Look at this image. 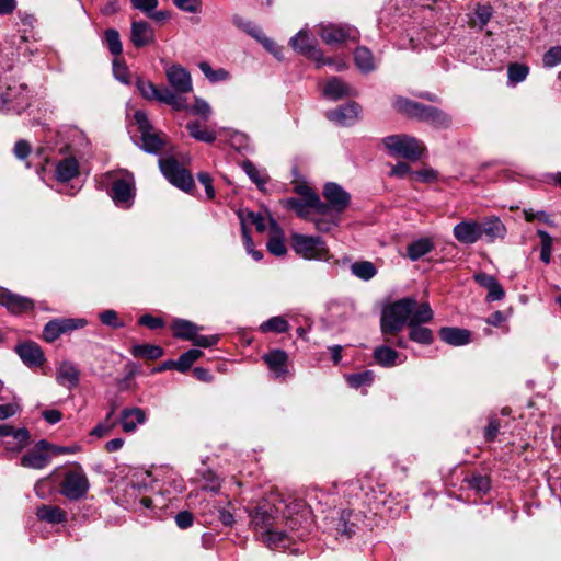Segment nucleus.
Returning a JSON list of instances; mask_svg holds the SVG:
<instances>
[{
	"mask_svg": "<svg viewBox=\"0 0 561 561\" xmlns=\"http://www.w3.org/2000/svg\"><path fill=\"white\" fill-rule=\"evenodd\" d=\"M90 488L89 479L80 466L68 470L60 484V492L69 500H79L85 496Z\"/></svg>",
	"mask_w": 561,
	"mask_h": 561,
	"instance_id": "8",
	"label": "nucleus"
},
{
	"mask_svg": "<svg viewBox=\"0 0 561 561\" xmlns=\"http://www.w3.org/2000/svg\"><path fill=\"white\" fill-rule=\"evenodd\" d=\"M290 45L296 51L310 58L318 59V56H321V53L313 47L312 39L308 32L304 30L291 37Z\"/></svg>",
	"mask_w": 561,
	"mask_h": 561,
	"instance_id": "23",
	"label": "nucleus"
},
{
	"mask_svg": "<svg viewBox=\"0 0 561 561\" xmlns=\"http://www.w3.org/2000/svg\"><path fill=\"white\" fill-rule=\"evenodd\" d=\"M171 329L173 331V335L176 339L185 340V341H192L195 333L198 332L199 328L184 319H175L171 323Z\"/></svg>",
	"mask_w": 561,
	"mask_h": 561,
	"instance_id": "31",
	"label": "nucleus"
},
{
	"mask_svg": "<svg viewBox=\"0 0 561 561\" xmlns=\"http://www.w3.org/2000/svg\"><path fill=\"white\" fill-rule=\"evenodd\" d=\"M56 381L59 386L72 390L79 386L80 370L70 360H62L56 367Z\"/></svg>",
	"mask_w": 561,
	"mask_h": 561,
	"instance_id": "15",
	"label": "nucleus"
},
{
	"mask_svg": "<svg viewBox=\"0 0 561 561\" xmlns=\"http://www.w3.org/2000/svg\"><path fill=\"white\" fill-rule=\"evenodd\" d=\"M411 176L416 181L430 183L437 179V172L433 169H423L412 172Z\"/></svg>",
	"mask_w": 561,
	"mask_h": 561,
	"instance_id": "64",
	"label": "nucleus"
},
{
	"mask_svg": "<svg viewBox=\"0 0 561 561\" xmlns=\"http://www.w3.org/2000/svg\"><path fill=\"white\" fill-rule=\"evenodd\" d=\"M201 71L210 82H219L229 79V72L224 68L214 70L210 65L206 61H202L198 65Z\"/></svg>",
	"mask_w": 561,
	"mask_h": 561,
	"instance_id": "48",
	"label": "nucleus"
},
{
	"mask_svg": "<svg viewBox=\"0 0 561 561\" xmlns=\"http://www.w3.org/2000/svg\"><path fill=\"white\" fill-rule=\"evenodd\" d=\"M382 144L390 156L410 161H417L425 151L420 140L404 134L387 136L382 139Z\"/></svg>",
	"mask_w": 561,
	"mask_h": 561,
	"instance_id": "4",
	"label": "nucleus"
},
{
	"mask_svg": "<svg viewBox=\"0 0 561 561\" xmlns=\"http://www.w3.org/2000/svg\"><path fill=\"white\" fill-rule=\"evenodd\" d=\"M87 324L84 319L58 318L49 321L43 329V339L46 342L56 341L61 334L83 328Z\"/></svg>",
	"mask_w": 561,
	"mask_h": 561,
	"instance_id": "12",
	"label": "nucleus"
},
{
	"mask_svg": "<svg viewBox=\"0 0 561 561\" xmlns=\"http://www.w3.org/2000/svg\"><path fill=\"white\" fill-rule=\"evenodd\" d=\"M433 319V311L427 302H422L419 309L413 313L409 321V337L411 341L423 345H430L433 342V332L428 328L422 327Z\"/></svg>",
	"mask_w": 561,
	"mask_h": 561,
	"instance_id": "7",
	"label": "nucleus"
},
{
	"mask_svg": "<svg viewBox=\"0 0 561 561\" xmlns=\"http://www.w3.org/2000/svg\"><path fill=\"white\" fill-rule=\"evenodd\" d=\"M243 27L247 33L260 41L263 46L277 59H282V48L273 39L266 37L259 26L252 24L251 22H247L244 23Z\"/></svg>",
	"mask_w": 561,
	"mask_h": 561,
	"instance_id": "29",
	"label": "nucleus"
},
{
	"mask_svg": "<svg viewBox=\"0 0 561 561\" xmlns=\"http://www.w3.org/2000/svg\"><path fill=\"white\" fill-rule=\"evenodd\" d=\"M468 484L479 493H485L490 489V480L483 476H472L468 479Z\"/></svg>",
	"mask_w": 561,
	"mask_h": 561,
	"instance_id": "60",
	"label": "nucleus"
},
{
	"mask_svg": "<svg viewBox=\"0 0 561 561\" xmlns=\"http://www.w3.org/2000/svg\"><path fill=\"white\" fill-rule=\"evenodd\" d=\"M528 70V67L525 65L512 64L507 70L508 79L514 83L522 82L526 79Z\"/></svg>",
	"mask_w": 561,
	"mask_h": 561,
	"instance_id": "57",
	"label": "nucleus"
},
{
	"mask_svg": "<svg viewBox=\"0 0 561 561\" xmlns=\"http://www.w3.org/2000/svg\"><path fill=\"white\" fill-rule=\"evenodd\" d=\"M131 7L142 13L150 14L158 7V0H130Z\"/></svg>",
	"mask_w": 561,
	"mask_h": 561,
	"instance_id": "63",
	"label": "nucleus"
},
{
	"mask_svg": "<svg viewBox=\"0 0 561 561\" xmlns=\"http://www.w3.org/2000/svg\"><path fill=\"white\" fill-rule=\"evenodd\" d=\"M159 165L162 174L174 186L185 192H188L193 187L194 181L191 173L182 168L175 159H160Z\"/></svg>",
	"mask_w": 561,
	"mask_h": 561,
	"instance_id": "9",
	"label": "nucleus"
},
{
	"mask_svg": "<svg viewBox=\"0 0 561 561\" xmlns=\"http://www.w3.org/2000/svg\"><path fill=\"white\" fill-rule=\"evenodd\" d=\"M279 510L271 504L259 505L250 513L251 525L261 540L271 549L286 548L290 538L286 531L277 530Z\"/></svg>",
	"mask_w": 561,
	"mask_h": 561,
	"instance_id": "1",
	"label": "nucleus"
},
{
	"mask_svg": "<svg viewBox=\"0 0 561 561\" xmlns=\"http://www.w3.org/2000/svg\"><path fill=\"white\" fill-rule=\"evenodd\" d=\"M296 192L304 196L305 201L307 199L309 204H313V208L316 209H327L325 203L321 202L319 196L307 185H300L296 187Z\"/></svg>",
	"mask_w": 561,
	"mask_h": 561,
	"instance_id": "52",
	"label": "nucleus"
},
{
	"mask_svg": "<svg viewBox=\"0 0 561 561\" xmlns=\"http://www.w3.org/2000/svg\"><path fill=\"white\" fill-rule=\"evenodd\" d=\"M104 43L110 53L115 57H119L123 51V44L118 31L115 28H107L104 32Z\"/></svg>",
	"mask_w": 561,
	"mask_h": 561,
	"instance_id": "41",
	"label": "nucleus"
},
{
	"mask_svg": "<svg viewBox=\"0 0 561 561\" xmlns=\"http://www.w3.org/2000/svg\"><path fill=\"white\" fill-rule=\"evenodd\" d=\"M130 353L137 358L158 359L162 357L163 350L153 344H137L131 347Z\"/></svg>",
	"mask_w": 561,
	"mask_h": 561,
	"instance_id": "39",
	"label": "nucleus"
},
{
	"mask_svg": "<svg viewBox=\"0 0 561 561\" xmlns=\"http://www.w3.org/2000/svg\"><path fill=\"white\" fill-rule=\"evenodd\" d=\"M32 152V146L27 140L20 139L15 142L13 153L19 160H25Z\"/></svg>",
	"mask_w": 561,
	"mask_h": 561,
	"instance_id": "62",
	"label": "nucleus"
},
{
	"mask_svg": "<svg viewBox=\"0 0 561 561\" xmlns=\"http://www.w3.org/2000/svg\"><path fill=\"white\" fill-rule=\"evenodd\" d=\"M481 238L484 236L489 242L503 239L506 228L499 217H491L479 224Z\"/></svg>",
	"mask_w": 561,
	"mask_h": 561,
	"instance_id": "25",
	"label": "nucleus"
},
{
	"mask_svg": "<svg viewBox=\"0 0 561 561\" xmlns=\"http://www.w3.org/2000/svg\"><path fill=\"white\" fill-rule=\"evenodd\" d=\"M421 304L412 297L399 299L386 307L381 314V332L383 334H393L409 325L413 313L419 309Z\"/></svg>",
	"mask_w": 561,
	"mask_h": 561,
	"instance_id": "3",
	"label": "nucleus"
},
{
	"mask_svg": "<svg viewBox=\"0 0 561 561\" xmlns=\"http://www.w3.org/2000/svg\"><path fill=\"white\" fill-rule=\"evenodd\" d=\"M21 360L28 367H35V346L32 342H22L14 347Z\"/></svg>",
	"mask_w": 561,
	"mask_h": 561,
	"instance_id": "45",
	"label": "nucleus"
},
{
	"mask_svg": "<svg viewBox=\"0 0 561 561\" xmlns=\"http://www.w3.org/2000/svg\"><path fill=\"white\" fill-rule=\"evenodd\" d=\"M542 64L547 68H553L561 64V46L548 49L542 57Z\"/></svg>",
	"mask_w": 561,
	"mask_h": 561,
	"instance_id": "58",
	"label": "nucleus"
},
{
	"mask_svg": "<svg viewBox=\"0 0 561 561\" xmlns=\"http://www.w3.org/2000/svg\"><path fill=\"white\" fill-rule=\"evenodd\" d=\"M219 341V335L217 334H214V335H199L198 332L195 333L193 340L191 341L193 343V345L195 346H198V347H210V346H214L218 343Z\"/></svg>",
	"mask_w": 561,
	"mask_h": 561,
	"instance_id": "61",
	"label": "nucleus"
},
{
	"mask_svg": "<svg viewBox=\"0 0 561 561\" xmlns=\"http://www.w3.org/2000/svg\"><path fill=\"white\" fill-rule=\"evenodd\" d=\"M473 279L480 286L488 289V301H497L504 298L505 291L502 285L497 282V279L494 276L480 272L473 275Z\"/></svg>",
	"mask_w": 561,
	"mask_h": 561,
	"instance_id": "21",
	"label": "nucleus"
},
{
	"mask_svg": "<svg viewBox=\"0 0 561 561\" xmlns=\"http://www.w3.org/2000/svg\"><path fill=\"white\" fill-rule=\"evenodd\" d=\"M323 197L328 202L327 209H316V213L323 218L311 219L317 230L328 232L339 225L340 216L347 208L351 196L341 185L330 182L324 185Z\"/></svg>",
	"mask_w": 561,
	"mask_h": 561,
	"instance_id": "2",
	"label": "nucleus"
},
{
	"mask_svg": "<svg viewBox=\"0 0 561 561\" xmlns=\"http://www.w3.org/2000/svg\"><path fill=\"white\" fill-rule=\"evenodd\" d=\"M167 81L175 95L188 93L193 90L191 73L181 65L173 64L165 69Z\"/></svg>",
	"mask_w": 561,
	"mask_h": 561,
	"instance_id": "13",
	"label": "nucleus"
},
{
	"mask_svg": "<svg viewBox=\"0 0 561 561\" xmlns=\"http://www.w3.org/2000/svg\"><path fill=\"white\" fill-rule=\"evenodd\" d=\"M183 110H187L192 114L201 115V116H203L205 118H207L210 115V113H211V108H210L209 104L206 101H204V100H202L199 98L195 99V102H194V104L192 106L187 107L185 105V107Z\"/></svg>",
	"mask_w": 561,
	"mask_h": 561,
	"instance_id": "59",
	"label": "nucleus"
},
{
	"mask_svg": "<svg viewBox=\"0 0 561 561\" xmlns=\"http://www.w3.org/2000/svg\"><path fill=\"white\" fill-rule=\"evenodd\" d=\"M356 28L342 24H321L319 26V36L325 44L335 45L347 41L357 39Z\"/></svg>",
	"mask_w": 561,
	"mask_h": 561,
	"instance_id": "11",
	"label": "nucleus"
},
{
	"mask_svg": "<svg viewBox=\"0 0 561 561\" xmlns=\"http://www.w3.org/2000/svg\"><path fill=\"white\" fill-rule=\"evenodd\" d=\"M374 380V373L371 370H365L357 374H351L346 376L347 383L355 389L364 386H370Z\"/></svg>",
	"mask_w": 561,
	"mask_h": 561,
	"instance_id": "49",
	"label": "nucleus"
},
{
	"mask_svg": "<svg viewBox=\"0 0 561 561\" xmlns=\"http://www.w3.org/2000/svg\"><path fill=\"white\" fill-rule=\"evenodd\" d=\"M113 75L116 80L124 84H130V72L126 62L121 58H114L113 60Z\"/></svg>",
	"mask_w": 561,
	"mask_h": 561,
	"instance_id": "51",
	"label": "nucleus"
},
{
	"mask_svg": "<svg viewBox=\"0 0 561 561\" xmlns=\"http://www.w3.org/2000/svg\"><path fill=\"white\" fill-rule=\"evenodd\" d=\"M291 248L306 260L329 261L331 257L329 248L320 237L293 233Z\"/></svg>",
	"mask_w": 561,
	"mask_h": 561,
	"instance_id": "5",
	"label": "nucleus"
},
{
	"mask_svg": "<svg viewBox=\"0 0 561 561\" xmlns=\"http://www.w3.org/2000/svg\"><path fill=\"white\" fill-rule=\"evenodd\" d=\"M141 141L142 149L150 153H157L163 146V140L152 130L141 133Z\"/></svg>",
	"mask_w": 561,
	"mask_h": 561,
	"instance_id": "46",
	"label": "nucleus"
},
{
	"mask_svg": "<svg viewBox=\"0 0 561 561\" xmlns=\"http://www.w3.org/2000/svg\"><path fill=\"white\" fill-rule=\"evenodd\" d=\"M434 249L433 242L427 238H421L411 242L407 248V255L412 261H417Z\"/></svg>",
	"mask_w": 561,
	"mask_h": 561,
	"instance_id": "35",
	"label": "nucleus"
},
{
	"mask_svg": "<svg viewBox=\"0 0 561 561\" xmlns=\"http://www.w3.org/2000/svg\"><path fill=\"white\" fill-rule=\"evenodd\" d=\"M537 234L540 238V242H541L540 260L543 263L549 264L550 260H551V253H552V242H553L552 238L545 230H538Z\"/></svg>",
	"mask_w": 561,
	"mask_h": 561,
	"instance_id": "50",
	"label": "nucleus"
},
{
	"mask_svg": "<svg viewBox=\"0 0 561 561\" xmlns=\"http://www.w3.org/2000/svg\"><path fill=\"white\" fill-rule=\"evenodd\" d=\"M117 420L106 416L102 422H100L93 430L91 431L92 436L103 437L112 432V430L116 426Z\"/></svg>",
	"mask_w": 561,
	"mask_h": 561,
	"instance_id": "55",
	"label": "nucleus"
},
{
	"mask_svg": "<svg viewBox=\"0 0 561 561\" xmlns=\"http://www.w3.org/2000/svg\"><path fill=\"white\" fill-rule=\"evenodd\" d=\"M323 94L331 100H339L351 94L348 85L341 79H330L323 88Z\"/></svg>",
	"mask_w": 561,
	"mask_h": 561,
	"instance_id": "33",
	"label": "nucleus"
},
{
	"mask_svg": "<svg viewBox=\"0 0 561 561\" xmlns=\"http://www.w3.org/2000/svg\"><path fill=\"white\" fill-rule=\"evenodd\" d=\"M37 519L49 524H60L66 520V513L58 506L43 505L37 507Z\"/></svg>",
	"mask_w": 561,
	"mask_h": 561,
	"instance_id": "36",
	"label": "nucleus"
},
{
	"mask_svg": "<svg viewBox=\"0 0 561 561\" xmlns=\"http://www.w3.org/2000/svg\"><path fill=\"white\" fill-rule=\"evenodd\" d=\"M284 204L287 208L293 209L300 218L310 220L313 222L311 218H323V216H319L313 208V204H309V202L300 201L297 198H287L284 201Z\"/></svg>",
	"mask_w": 561,
	"mask_h": 561,
	"instance_id": "30",
	"label": "nucleus"
},
{
	"mask_svg": "<svg viewBox=\"0 0 561 561\" xmlns=\"http://www.w3.org/2000/svg\"><path fill=\"white\" fill-rule=\"evenodd\" d=\"M355 65L362 72H371L376 69V61L373 53L364 47H357L354 53Z\"/></svg>",
	"mask_w": 561,
	"mask_h": 561,
	"instance_id": "34",
	"label": "nucleus"
},
{
	"mask_svg": "<svg viewBox=\"0 0 561 561\" xmlns=\"http://www.w3.org/2000/svg\"><path fill=\"white\" fill-rule=\"evenodd\" d=\"M79 174V162L73 157L61 159L55 169V176L59 182H68Z\"/></svg>",
	"mask_w": 561,
	"mask_h": 561,
	"instance_id": "28",
	"label": "nucleus"
},
{
	"mask_svg": "<svg viewBox=\"0 0 561 561\" xmlns=\"http://www.w3.org/2000/svg\"><path fill=\"white\" fill-rule=\"evenodd\" d=\"M420 119L426 121L439 128H445L450 125V117L434 106L425 105Z\"/></svg>",
	"mask_w": 561,
	"mask_h": 561,
	"instance_id": "32",
	"label": "nucleus"
},
{
	"mask_svg": "<svg viewBox=\"0 0 561 561\" xmlns=\"http://www.w3.org/2000/svg\"><path fill=\"white\" fill-rule=\"evenodd\" d=\"M19 48L32 53L31 45L35 41L32 15H21L19 23Z\"/></svg>",
	"mask_w": 561,
	"mask_h": 561,
	"instance_id": "24",
	"label": "nucleus"
},
{
	"mask_svg": "<svg viewBox=\"0 0 561 561\" xmlns=\"http://www.w3.org/2000/svg\"><path fill=\"white\" fill-rule=\"evenodd\" d=\"M146 421V412L140 408H127L121 413L119 420L122 428L126 433H133L137 426Z\"/></svg>",
	"mask_w": 561,
	"mask_h": 561,
	"instance_id": "22",
	"label": "nucleus"
},
{
	"mask_svg": "<svg viewBox=\"0 0 561 561\" xmlns=\"http://www.w3.org/2000/svg\"><path fill=\"white\" fill-rule=\"evenodd\" d=\"M241 167L250 180L257 186V188L260 191H264V186L270 180L268 175L264 171L259 170L256 165L250 160H244Z\"/></svg>",
	"mask_w": 561,
	"mask_h": 561,
	"instance_id": "37",
	"label": "nucleus"
},
{
	"mask_svg": "<svg viewBox=\"0 0 561 561\" xmlns=\"http://www.w3.org/2000/svg\"><path fill=\"white\" fill-rule=\"evenodd\" d=\"M79 450L77 446H58L45 439L37 440V469L46 467L51 458L65 454H75Z\"/></svg>",
	"mask_w": 561,
	"mask_h": 561,
	"instance_id": "14",
	"label": "nucleus"
},
{
	"mask_svg": "<svg viewBox=\"0 0 561 561\" xmlns=\"http://www.w3.org/2000/svg\"><path fill=\"white\" fill-rule=\"evenodd\" d=\"M359 112V105L355 102H350L335 110L328 111L325 116L337 125L351 126L358 119Z\"/></svg>",
	"mask_w": 561,
	"mask_h": 561,
	"instance_id": "16",
	"label": "nucleus"
},
{
	"mask_svg": "<svg viewBox=\"0 0 561 561\" xmlns=\"http://www.w3.org/2000/svg\"><path fill=\"white\" fill-rule=\"evenodd\" d=\"M374 358L383 367H392L396 365L398 353L388 346H379L374 351Z\"/></svg>",
	"mask_w": 561,
	"mask_h": 561,
	"instance_id": "42",
	"label": "nucleus"
},
{
	"mask_svg": "<svg viewBox=\"0 0 561 561\" xmlns=\"http://www.w3.org/2000/svg\"><path fill=\"white\" fill-rule=\"evenodd\" d=\"M351 272L353 275L363 280H369L377 274L375 265L369 261H359L353 263L351 265Z\"/></svg>",
	"mask_w": 561,
	"mask_h": 561,
	"instance_id": "43",
	"label": "nucleus"
},
{
	"mask_svg": "<svg viewBox=\"0 0 561 561\" xmlns=\"http://www.w3.org/2000/svg\"><path fill=\"white\" fill-rule=\"evenodd\" d=\"M203 479V490H207L210 492H218L220 490V479L219 477L211 470H205L202 473Z\"/></svg>",
	"mask_w": 561,
	"mask_h": 561,
	"instance_id": "54",
	"label": "nucleus"
},
{
	"mask_svg": "<svg viewBox=\"0 0 561 561\" xmlns=\"http://www.w3.org/2000/svg\"><path fill=\"white\" fill-rule=\"evenodd\" d=\"M267 250L277 256H282L286 253V247L279 232H276L270 237L267 241Z\"/></svg>",
	"mask_w": 561,
	"mask_h": 561,
	"instance_id": "56",
	"label": "nucleus"
},
{
	"mask_svg": "<svg viewBox=\"0 0 561 561\" xmlns=\"http://www.w3.org/2000/svg\"><path fill=\"white\" fill-rule=\"evenodd\" d=\"M439 336L449 345L461 346L470 342L471 332L466 329L445 327L439 330Z\"/></svg>",
	"mask_w": 561,
	"mask_h": 561,
	"instance_id": "26",
	"label": "nucleus"
},
{
	"mask_svg": "<svg viewBox=\"0 0 561 561\" xmlns=\"http://www.w3.org/2000/svg\"><path fill=\"white\" fill-rule=\"evenodd\" d=\"M136 87L139 93L149 101H159L172 106L176 111L185 107V99L175 95L168 87L158 88L151 81H146L141 78L137 79Z\"/></svg>",
	"mask_w": 561,
	"mask_h": 561,
	"instance_id": "6",
	"label": "nucleus"
},
{
	"mask_svg": "<svg viewBox=\"0 0 561 561\" xmlns=\"http://www.w3.org/2000/svg\"><path fill=\"white\" fill-rule=\"evenodd\" d=\"M154 41V31L145 21H133L130 25V42L136 48L145 47Z\"/></svg>",
	"mask_w": 561,
	"mask_h": 561,
	"instance_id": "18",
	"label": "nucleus"
},
{
	"mask_svg": "<svg viewBox=\"0 0 561 561\" xmlns=\"http://www.w3.org/2000/svg\"><path fill=\"white\" fill-rule=\"evenodd\" d=\"M110 195L117 206L129 208L135 198V181L133 174L125 172L122 178L114 179Z\"/></svg>",
	"mask_w": 561,
	"mask_h": 561,
	"instance_id": "10",
	"label": "nucleus"
},
{
	"mask_svg": "<svg viewBox=\"0 0 561 561\" xmlns=\"http://www.w3.org/2000/svg\"><path fill=\"white\" fill-rule=\"evenodd\" d=\"M263 360L275 378H286L288 370V355L285 351L276 348L263 355Z\"/></svg>",
	"mask_w": 561,
	"mask_h": 561,
	"instance_id": "17",
	"label": "nucleus"
},
{
	"mask_svg": "<svg viewBox=\"0 0 561 561\" xmlns=\"http://www.w3.org/2000/svg\"><path fill=\"white\" fill-rule=\"evenodd\" d=\"M0 305L4 306L11 313L20 314L33 308L32 299L10 293L8 290H0Z\"/></svg>",
	"mask_w": 561,
	"mask_h": 561,
	"instance_id": "20",
	"label": "nucleus"
},
{
	"mask_svg": "<svg viewBox=\"0 0 561 561\" xmlns=\"http://www.w3.org/2000/svg\"><path fill=\"white\" fill-rule=\"evenodd\" d=\"M351 512L343 511L340 519L336 524V530L339 534L350 538L355 533V525L350 522Z\"/></svg>",
	"mask_w": 561,
	"mask_h": 561,
	"instance_id": "53",
	"label": "nucleus"
},
{
	"mask_svg": "<svg viewBox=\"0 0 561 561\" xmlns=\"http://www.w3.org/2000/svg\"><path fill=\"white\" fill-rule=\"evenodd\" d=\"M454 237L463 244H473L481 239L479 222L465 220L454 227Z\"/></svg>",
	"mask_w": 561,
	"mask_h": 561,
	"instance_id": "19",
	"label": "nucleus"
},
{
	"mask_svg": "<svg viewBox=\"0 0 561 561\" xmlns=\"http://www.w3.org/2000/svg\"><path fill=\"white\" fill-rule=\"evenodd\" d=\"M188 134L196 140L204 141L207 144L214 142L217 138L215 131H211L203 127L198 122H190L186 124Z\"/></svg>",
	"mask_w": 561,
	"mask_h": 561,
	"instance_id": "40",
	"label": "nucleus"
},
{
	"mask_svg": "<svg viewBox=\"0 0 561 561\" xmlns=\"http://www.w3.org/2000/svg\"><path fill=\"white\" fill-rule=\"evenodd\" d=\"M394 108L403 114L420 119L425 105L410 101L404 98H398L393 102Z\"/></svg>",
	"mask_w": 561,
	"mask_h": 561,
	"instance_id": "38",
	"label": "nucleus"
},
{
	"mask_svg": "<svg viewBox=\"0 0 561 561\" xmlns=\"http://www.w3.org/2000/svg\"><path fill=\"white\" fill-rule=\"evenodd\" d=\"M288 329H289L288 321L280 316L272 317L268 320L261 323V325H260V331L263 333H267V332L285 333L288 331Z\"/></svg>",
	"mask_w": 561,
	"mask_h": 561,
	"instance_id": "44",
	"label": "nucleus"
},
{
	"mask_svg": "<svg viewBox=\"0 0 561 561\" xmlns=\"http://www.w3.org/2000/svg\"><path fill=\"white\" fill-rule=\"evenodd\" d=\"M203 355V352L197 348L188 350L187 352L183 353L178 359V370L181 373L187 371L192 365L201 358Z\"/></svg>",
	"mask_w": 561,
	"mask_h": 561,
	"instance_id": "47",
	"label": "nucleus"
},
{
	"mask_svg": "<svg viewBox=\"0 0 561 561\" xmlns=\"http://www.w3.org/2000/svg\"><path fill=\"white\" fill-rule=\"evenodd\" d=\"M31 443V433L24 428H15L11 437L3 440L7 451L19 454Z\"/></svg>",
	"mask_w": 561,
	"mask_h": 561,
	"instance_id": "27",
	"label": "nucleus"
}]
</instances>
